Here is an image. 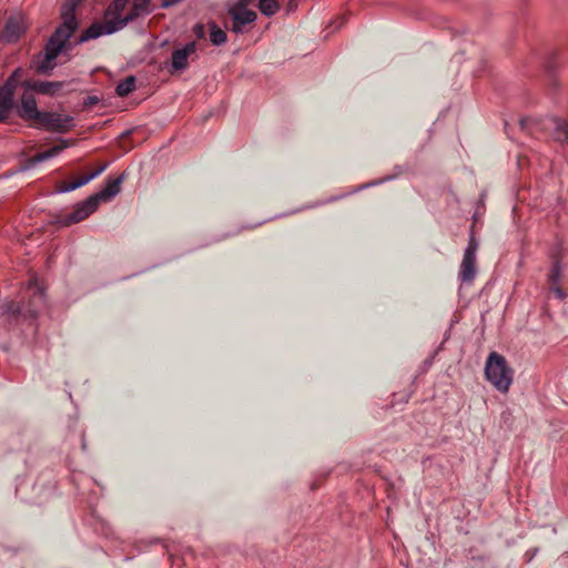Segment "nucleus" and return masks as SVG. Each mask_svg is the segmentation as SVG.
Masks as SVG:
<instances>
[{
	"mask_svg": "<svg viewBox=\"0 0 568 568\" xmlns=\"http://www.w3.org/2000/svg\"><path fill=\"white\" fill-rule=\"evenodd\" d=\"M80 4V0H67L61 7V23L55 28L54 32L49 37L44 53L49 59H57L61 53L72 51L80 36L72 42L71 38L79 29V21L75 10Z\"/></svg>",
	"mask_w": 568,
	"mask_h": 568,
	"instance_id": "obj_1",
	"label": "nucleus"
},
{
	"mask_svg": "<svg viewBox=\"0 0 568 568\" xmlns=\"http://www.w3.org/2000/svg\"><path fill=\"white\" fill-rule=\"evenodd\" d=\"M151 12V0H133L131 10L123 18L109 19L103 22H93L80 34L77 43H84L89 40L98 39L101 36L113 34L125 28L139 17L148 16Z\"/></svg>",
	"mask_w": 568,
	"mask_h": 568,
	"instance_id": "obj_2",
	"label": "nucleus"
},
{
	"mask_svg": "<svg viewBox=\"0 0 568 568\" xmlns=\"http://www.w3.org/2000/svg\"><path fill=\"white\" fill-rule=\"evenodd\" d=\"M485 376L496 389L506 393L513 382L514 371L503 355L493 352L488 355L485 364Z\"/></svg>",
	"mask_w": 568,
	"mask_h": 568,
	"instance_id": "obj_3",
	"label": "nucleus"
},
{
	"mask_svg": "<svg viewBox=\"0 0 568 568\" xmlns=\"http://www.w3.org/2000/svg\"><path fill=\"white\" fill-rule=\"evenodd\" d=\"M523 131L534 134L535 129L552 130V139L561 144H568V123L566 120L557 116H547L544 120H535L531 118H523L519 121Z\"/></svg>",
	"mask_w": 568,
	"mask_h": 568,
	"instance_id": "obj_4",
	"label": "nucleus"
},
{
	"mask_svg": "<svg viewBox=\"0 0 568 568\" xmlns=\"http://www.w3.org/2000/svg\"><path fill=\"white\" fill-rule=\"evenodd\" d=\"M253 0H239L232 8L229 9V13L232 18V31L234 33H242L243 28L246 24H251L256 21L257 14L247 9Z\"/></svg>",
	"mask_w": 568,
	"mask_h": 568,
	"instance_id": "obj_5",
	"label": "nucleus"
},
{
	"mask_svg": "<svg viewBox=\"0 0 568 568\" xmlns=\"http://www.w3.org/2000/svg\"><path fill=\"white\" fill-rule=\"evenodd\" d=\"M37 122V128L58 133H65L73 125V118L71 115H62L57 112L41 111Z\"/></svg>",
	"mask_w": 568,
	"mask_h": 568,
	"instance_id": "obj_6",
	"label": "nucleus"
},
{
	"mask_svg": "<svg viewBox=\"0 0 568 568\" xmlns=\"http://www.w3.org/2000/svg\"><path fill=\"white\" fill-rule=\"evenodd\" d=\"M99 205L100 203L97 201L95 196L90 195L84 201L78 202L74 205L73 211L61 219L59 224L62 226H70L72 224L80 223L94 213Z\"/></svg>",
	"mask_w": 568,
	"mask_h": 568,
	"instance_id": "obj_7",
	"label": "nucleus"
},
{
	"mask_svg": "<svg viewBox=\"0 0 568 568\" xmlns=\"http://www.w3.org/2000/svg\"><path fill=\"white\" fill-rule=\"evenodd\" d=\"M478 244L474 236H470V240L468 242V245L464 252L462 265H460V273L459 278L462 282H471L476 274V251H477Z\"/></svg>",
	"mask_w": 568,
	"mask_h": 568,
	"instance_id": "obj_8",
	"label": "nucleus"
},
{
	"mask_svg": "<svg viewBox=\"0 0 568 568\" xmlns=\"http://www.w3.org/2000/svg\"><path fill=\"white\" fill-rule=\"evenodd\" d=\"M26 29L24 18L21 14H12L6 21L1 39L8 43H14L26 32Z\"/></svg>",
	"mask_w": 568,
	"mask_h": 568,
	"instance_id": "obj_9",
	"label": "nucleus"
},
{
	"mask_svg": "<svg viewBox=\"0 0 568 568\" xmlns=\"http://www.w3.org/2000/svg\"><path fill=\"white\" fill-rule=\"evenodd\" d=\"M196 51V43L194 41L186 43L183 48L176 49L172 52V59L169 67L171 74L183 71L189 65V57Z\"/></svg>",
	"mask_w": 568,
	"mask_h": 568,
	"instance_id": "obj_10",
	"label": "nucleus"
},
{
	"mask_svg": "<svg viewBox=\"0 0 568 568\" xmlns=\"http://www.w3.org/2000/svg\"><path fill=\"white\" fill-rule=\"evenodd\" d=\"M125 178L126 174L125 172H123L115 179H109L106 181L105 186L92 195L95 196L99 203L111 201L121 192V184L123 183Z\"/></svg>",
	"mask_w": 568,
	"mask_h": 568,
	"instance_id": "obj_11",
	"label": "nucleus"
},
{
	"mask_svg": "<svg viewBox=\"0 0 568 568\" xmlns=\"http://www.w3.org/2000/svg\"><path fill=\"white\" fill-rule=\"evenodd\" d=\"M2 317L11 326H18L22 320L27 317L26 313H23L22 307L19 303L14 301H9L3 305L2 308Z\"/></svg>",
	"mask_w": 568,
	"mask_h": 568,
	"instance_id": "obj_12",
	"label": "nucleus"
},
{
	"mask_svg": "<svg viewBox=\"0 0 568 568\" xmlns=\"http://www.w3.org/2000/svg\"><path fill=\"white\" fill-rule=\"evenodd\" d=\"M41 111L37 106V101L33 95L24 94L21 99V104L17 108V114L23 120L37 121Z\"/></svg>",
	"mask_w": 568,
	"mask_h": 568,
	"instance_id": "obj_13",
	"label": "nucleus"
},
{
	"mask_svg": "<svg viewBox=\"0 0 568 568\" xmlns=\"http://www.w3.org/2000/svg\"><path fill=\"white\" fill-rule=\"evenodd\" d=\"M65 85L63 81H33L28 83V88L32 91H36L39 94L54 97L57 95Z\"/></svg>",
	"mask_w": 568,
	"mask_h": 568,
	"instance_id": "obj_14",
	"label": "nucleus"
},
{
	"mask_svg": "<svg viewBox=\"0 0 568 568\" xmlns=\"http://www.w3.org/2000/svg\"><path fill=\"white\" fill-rule=\"evenodd\" d=\"M9 87V84H2L0 88V122L7 121L10 111L13 109L14 92Z\"/></svg>",
	"mask_w": 568,
	"mask_h": 568,
	"instance_id": "obj_15",
	"label": "nucleus"
},
{
	"mask_svg": "<svg viewBox=\"0 0 568 568\" xmlns=\"http://www.w3.org/2000/svg\"><path fill=\"white\" fill-rule=\"evenodd\" d=\"M210 30V41L213 45L220 47L224 44L227 40V36L224 30H222L215 21L209 22Z\"/></svg>",
	"mask_w": 568,
	"mask_h": 568,
	"instance_id": "obj_16",
	"label": "nucleus"
},
{
	"mask_svg": "<svg viewBox=\"0 0 568 568\" xmlns=\"http://www.w3.org/2000/svg\"><path fill=\"white\" fill-rule=\"evenodd\" d=\"M135 82L136 80L134 75L126 77L124 80L118 83L115 88L116 95L121 98L129 95L135 90Z\"/></svg>",
	"mask_w": 568,
	"mask_h": 568,
	"instance_id": "obj_17",
	"label": "nucleus"
},
{
	"mask_svg": "<svg viewBox=\"0 0 568 568\" xmlns=\"http://www.w3.org/2000/svg\"><path fill=\"white\" fill-rule=\"evenodd\" d=\"M131 0H113L105 10V17L113 16L112 19L123 18L122 12Z\"/></svg>",
	"mask_w": 568,
	"mask_h": 568,
	"instance_id": "obj_18",
	"label": "nucleus"
},
{
	"mask_svg": "<svg viewBox=\"0 0 568 568\" xmlns=\"http://www.w3.org/2000/svg\"><path fill=\"white\" fill-rule=\"evenodd\" d=\"M257 8L261 13L265 17H273L280 10V3L277 0H260Z\"/></svg>",
	"mask_w": 568,
	"mask_h": 568,
	"instance_id": "obj_19",
	"label": "nucleus"
},
{
	"mask_svg": "<svg viewBox=\"0 0 568 568\" xmlns=\"http://www.w3.org/2000/svg\"><path fill=\"white\" fill-rule=\"evenodd\" d=\"M55 65V59H49L48 54L43 53V58L39 62L37 71L40 74L50 75Z\"/></svg>",
	"mask_w": 568,
	"mask_h": 568,
	"instance_id": "obj_20",
	"label": "nucleus"
},
{
	"mask_svg": "<svg viewBox=\"0 0 568 568\" xmlns=\"http://www.w3.org/2000/svg\"><path fill=\"white\" fill-rule=\"evenodd\" d=\"M561 261L559 258H555L551 265V270L548 275V280L552 284H558L561 278Z\"/></svg>",
	"mask_w": 568,
	"mask_h": 568,
	"instance_id": "obj_21",
	"label": "nucleus"
},
{
	"mask_svg": "<svg viewBox=\"0 0 568 568\" xmlns=\"http://www.w3.org/2000/svg\"><path fill=\"white\" fill-rule=\"evenodd\" d=\"M396 170H397V173L395 175H387L383 179H379V180H375V181H372V182H368V183H365V184H362L361 186H358L357 189L348 192V194H352V193H356L361 190H364V189H367V187H371V186H375V185H378V184H382L386 181H390L393 180L396 175H399L402 173V168L400 166H396Z\"/></svg>",
	"mask_w": 568,
	"mask_h": 568,
	"instance_id": "obj_22",
	"label": "nucleus"
},
{
	"mask_svg": "<svg viewBox=\"0 0 568 568\" xmlns=\"http://www.w3.org/2000/svg\"><path fill=\"white\" fill-rule=\"evenodd\" d=\"M73 145V142L71 140L61 139L59 144L53 145L50 148L51 156L54 158L58 154H60L64 149L70 148Z\"/></svg>",
	"mask_w": 568,
	"mask_h": 568,
	"instance_id": "obj_23",
	"label": "nucleus"
},
{
	"mask_svg": "<svg viewBox=\"0 0 568 568\" xmlns=\"http://www.w3.org/2000/svg\"><path fill=\"white\" fill-rule=\"evenodd\" d=\"M20 72H21V69H19V68H18V69H16V70H14V71L9 75V77H8V79H7V80L4 81V83H3V84H9V85H10V87H9V88H10V90H11V91H13V92L16 91V89H17V87H18V82H19L18 78H19V75H20Z\"/></svg>",
	"mask_w": 568,
	"mask_h": 568,
	"instance_id": "obj_24",
	"label": "nucleus"
},
{
	"mask_svg": "<svg viewBox=\"0 0 568 568\" xmlns=\"http://www.w3.org/2000/svg\"><path fill=\"white\" fill-rule=\"evenodd\" d=\"M77 189H78V187H77V185H75L74 181H72V182H63V183H61V184L58 186V189H57V193H60V194H62V193H68V192L74 191V190H77Z\"/></svg>",
	"mask_w": 568,
	"mask_h": 568,
	"instance_id": "obj_25",
	"label": "nucleus"
},
{
	"mask_svg": "<svg viewBox=\"0 0 568 568\" xmlns=\"http://www.w3.org/2000/svg\"><path fill=\"white\" fill-rule=\"evenodd\" d=\"M37 164H38V162H33V156L29 158V159H27L24 164H22L16 169V172H26V171L34 168Z\"/></svg>",
	"mask_w": 568,
	"mask_h": 568,
	"instance_id": "obj_26",
	"label": "nucleus"
},
{
	"mask_svg": "<svg viewBox=\"0 0 568 568\" xmlns=\"http://www.w3.org/2000/svg\"><path fill=\"white\" fill-rule=\"evenodd\" d=\"M51 153H50V150H47L44 152H40V153H37L34 156H33V162H38V163H41V162H44L49 159H51Z\"/></svg>",
	"mask_w": 568,
	"mask_h": 568,
	"instance_id": "obj_27",
	"label": "nucleus"
},
{
	"mask_svg": "<svg viewBox=\"0 0 568 568\" xmlns=\"http://www.w3.org/2000/svg\"><path fill=\"white\" fill-rule=\"evenodd\" d=\"M193 33L197 39H204L205 38V28L203 23H196L193 27Z\"/></svg>",
	"mask_w": 568,
	"mask_h": 568,
	"instance_id": "obj_28",
	"label": "nucleus"
},
{
	"mask_svg": "<svg viewBox=\"0 0 568 568\" xmlns=\"http://www.w3.org/2000/svg\"><path fill=\"white\" fill-rule=\"evenodd\" d=\"M99 101H100V99H99L98 97H95V95H89V97L84 98V100H83V106H84V108H91V106H93V105L98 104V103H99Z\"/></svg>",
	"mask_w": 568,
	"mask_h": 568,
	"instance_id": "obj_29",
	"label": "nucleus"
},
{
	"mask_svg": "<svg viewBox=\"0 0 568 568\" xmlns=\"http://www.w3.org/2000/svg\"><path fill=\"white\" fill-rule=\"evenodd\" d=\"M90 181H92L91 176L89 174L83 175L74 181L77 187H81L87 185Z\"/></svg>",
	"mask_w": 568,
	"mask_h": 568,
	"instance_id": "obj_30",
	"label": "nucleus"
},
{
	"mask_svg": "<svg viewBox=\"0 0 568 568\" xmlns=\"http://www.w3.org/2000/svg\"><path fill=\"white\" fill-rule=\"evenodd\" d=\"M537 552H538V548H532V549L527 550L524 556L526 562H530L534 559V557L537 555Z\"/></svg>",
	"mask_w": 568,
	"mask_h": 568,
	"instance_id": "obj_31",
	"label": "nucleus"
},
{
	"mask_svg": "<svg viewBox=\"0 0 568 568\" xmlns=\"http://www.w3.org/2000/svg\"><path fill=\"white\" fill-rule=\"evenodd\" d=\"M108 168V163L101 165L100 168H98L97 170H94L93 172L89 173V175L91 176L92 180H94L95 178H98L102 172H104V170Z\"/></svg>",
	"mask_w": 568,
	"mask_h": 568,
	"instance_id": "obj_32",
	"label": "nucleus"
},
{
	"mask_svg": "<svg viewBox=\"0 0 568 568\" xmlns=\"http://www.w3.org/2000/svg\"><path fill=\"white\" fill-rule=\"evenodd\" d=\"M298 1L300 0H288V2H287V11L288 12L295 11L297 9Z\"/></svg>",
	"mask_w": 568,
	"mask_h": 568,
	"instance_id": "obj_33",
	"label": "nucleus"
},
{
	"mask_svg": "<svg viewBox=\"0 0 568 568\" xmlns=\"http://www.w3.org/2000/svg\"><path fill=\"white\" fill-rule=\"evenodd\" d=\"M183 0H163L161 7L162 8H169V7H172V6L176 4V3H180Z\"/></svg>",
	"mask_w": 568,
	"mask_h": 568,
	"instance_id": "obj_34",
	"label": "nucleus"
},
{
	"mask_svg": "<svg viewBox=\"0 0 568 568\" xmlns=\"http://www.w3.org/2000/svg\"><path fill=\"white\" fill-rule=\"evenodd\" d=\"M552 291L555 292V294L560 298H565L566 294L564 293V291L559 287V286H555L552 288Z\"/></svg>",
	"mask_w": 568,
	"mask_h": 568,
	"instance_id": "obj_35",
	"label": "nucleus"
},
{
	"mask_svg": "<svg viewBox=\"0 0 568 568\" xmlns=\"http://www.w3.org/2000/svg\"><path fill=\"white\" fill-rule=\"evenodd\" d=\"M34 297H36V298H39L40 301H42V300H43V292H42V291H40V290H39V291H37V292H36V294H34Z\"/></svg>",
	"mask_w": 568,
	"mask_h": 568,
	"instance_id": "obj_36",
	"label": "nucleus"
},
{
	"mask_svg": "<svg viewBox=\"0 0 568 568\" xmlns=\"http://www.w3.org/2000/svg\"><path fill=\"white\" fill-rule=\"evenodd\" d=\"M16 173H17V172H16V169H14L13 171L8 172V173H6L4 175H2V178L7 179V178L12 176V175H13V174H16Z\"/></svg>",
	"mask_w": 568,
	"mask_h": 568,
	"instance_id": "obj_37",
	"label": "nucleus"
},
{
	"mask_svg": "<svg viewBox=\"0 0 568 568\" xmlns=\"http://www.w3.org/2000/svg\"><path fill=\"white\" fill-rule=\"evenodd\" d=\"M345 23V19L341 18L338 24L335 27V29H339Z\"/></svg>",
	"mask_w": 568,
	"mask_h": 568,
	"instance_id": "obj_38",
	"label": "nucleus"
},
{
	"mask_svg": "<svg viewBox=\"0 0 568 568\" xmlns=\"http://www.w3.org/2000/svg\"><path fill=\"white\" fill-rule=\"evenodd\" d=\"M432 363H433V359H432V358H428V359H426V361L424 362V365H425L426 367H428V366H430V365H432Z\"/></svg>",
	"mask_w": 568,
	"mask_h": 568,
	"instance_id": "obj_39",
	"label": "nucleus"
},
{
	"mask_svg": "<svg viewBox=\"0 0 568 568\" xmlns=\"http://www.w3.org/2000/svg\"><path fill=\"white\" fill-rule=\"evenodd\" d=\"M131 134V131L128 130V131H124L122 134H121V138H126Z\"/></svg>",
	"mask_w": 568,
	"mask_h": 568,
	"instance_id": "obj_40",
	"label": "nucleus"
},
{
	"mask_svg": "<svg viewBox=\"0 0 568 568\" xmlns=\"http://www.w3.org/2000/svg\"><path fill=\"white\" fill-rule=\"evenodd\" d=\"M344 195H341V196H334V197H331L329 200H327L326 202H332V201H335V200H338L341 197H343Z\"/></svg>",
	"mask_w": 568,
	"mask_h": 568,
	"instance_id": "obj_41",
	"label": "nucleus"
},
{
	"mask_svg": "<svg viewBox=\"0 0 568 568\" xmlns=\"http://www.w3.org/2000/svg\"><path fill=\"white\" fill-rule=\"evenodd\" d=\"M29 313L31 318H34L37 316V313L34 311H30Z\"/></svg>",
	"mask_w": 568,
	"mask_h": 568,
	"instance_id": "obj_42",
	"label": "nucleus"
},
{
	"mask_svg": "<svg viewBox=\"0 0 568 568\" xmlns=\"http://www.w3.org/2000/svg\"><path fill=\"white\" fill-rule=\"evenodd\" d=\"M547 71H548L549 73H551V72H552V70H551V67H550V65H547Z\"/></svg>",
	"mask_w": 568,
	"mask_h": 568,
	"instance_id": "obj_43",
	"label": "nucleus"
}]
</instances>
